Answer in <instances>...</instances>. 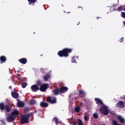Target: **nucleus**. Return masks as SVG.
<instances>
[{"mask_svg": "<svg viewBox=\"0 0 125 125\" xmlns=\"http://www.w3.org/2000/svg\"><path fill=\"white\" fill-rule=\"evenodd\" d=\"M73 51V49L71 48H65L62 50L58 52V55L60 57H69V53H71Z\"/></svg>", "mask_w": 125, "mask_h": 125, "instance_id": "1", "label": "nucleus"}, {"mask_svg": "<svg viewBox=\"0 0 125 125\" xmlns=\"http://www.w3.org/2000/svg\"><path fill=\"white\" fill-rule=\"evenodd\" d=\"M30 119V114H27L22 115L20 120V123L21 125H24V124H29L30 121H29Z\"/></svg>", "mask_w": 125, "mask_h": 125, "instance_id": "2", "label": "nucleus"}, {"mask_svg": "<svg viewBox=\"0 0 125 125\" xmlns=\"http://www.w3.org/2000/svg\"><path fill=\"white\" fill-rule=\"evenodd\" d=\"M41 80H37L36 81V84L32 85L30 88L33 92H37L40 90V85H41Z\"/></svg>", "mask_w": 125, "mask_h": 125, "instance_id": "3", "label": "nucleus"}, {"mask_svg": "<svg viewBox=\"0 0 125 125\" xmlns=\"http://www.w3.org/2000/svg\"><path fill=\"white\" fill-rule=\"evenodd\" d=\"M0 110L1 112H3L4 110H6V111L7 112V113H9V112L11 111V107H10L8 104L4 105L3 103H0Z\"/></svg>", "mask_w": 125, "mask_h": 125, "instance_id": "4", "label": "nucleus"}, {"mask_svg": "<svg viewBox=\"0 0 125 125\" xmlns=\"http://www.w3.org/2000/svg\"><path fill=\"white\" fill-rule=\"evenodd\" d=\"M99 110L104 116H107L109 114V108L106 105L102 106Z\"/></svg>", "mask_w": 125, "mask_h": 125, "instance_id": "5", "label": "nucleus"}, {"mask_svg": "<svg viewBox=\"0 0 125 125\" xmlns=\"http://www.w3.org/2000/svg\"><path fill=\"white\" fill-rule=\"evenodd\" d=\"M41 85H39V90H40V91H42V92H44V91H45V90H46L47 88H48V84H42V81H41Z\"/></svg>", "mask_w": 125, "mask_h": 125, "instance_id": "6", "label": "nucleus"}, {"mask_svg": "<svg viewBox=\"0 0 125 125\" xmlns=\"http://www.w3.org/2000/svg\"><path fill=\"white\" fill-rule=\"evenodd\" d=\"M116 108H120L123 109L125 107V103L122 101H119L116 104Z\"/></svg>", "mask_w": 125, "mask_h": 125, "instance_id": "7", "label": "nucleus"}, {"mask_svg": "<svg viewBox=\"0 0 125 125\" xmlns=\"http://www.w3.org/2000/svg\"><path fill=\"white\" fill-rule=\"evenodd\" d=\"M52 99H51V97H47L46 99L47 102H49L50 104H55L56 103V98L53 97Z\"/></svg>", "mask_w": 125, "mask_h": 125, "instance_id": "8", "label": "nucleus"}, {"mask_svg": "<svg viewBox=\"0 0 125 125\" xmlns=\"http://www.w3.org/2000/svg\"><path fill=\"white\" fill-rule=\"evenodd\" d=\"M60 93H65L68 91V87L65 86H61L59 88Z\"/></svg>", "mask_w": 125, "mask_h": 125, "instance_id": "9", "label": "nucleus"}, {"mask_svg": "<svg viewBox=\"0 0 125 125\" xmlns=\"http://www.w3.org/2000/svg\"><path fill=\"white\" fill-rule=\"evenodd\" d=\"M14 120H15V119L12 115H9L6 118V121H7V122H8L9 123H12V122H13V121H14Z\"/></svg>", "mask_w": 125, "mask_h": 125, "instance_id": "10", "label": "nucleus"}, {"mask_svg": "<svg viewBox=\"0 0 125 125\" xmlns=\"http://www.w3.org/2000/svg\"><path fill=\"white\" fill-rule=\"evenodd\" d=\"M11 95L13 98H15V99H17L18 97H19V93L17 92H11Z\"/></svg>", "mask_w": 125, "mask_h": 125, "instance_id": "11", "label": "nucleus"}, {"mask_svg": "<svg viewBox=\"0 0 125 125\" xmlns=\"http://www.w3.org/2000/svg\"><path fill=\"white\" fill-rule=\"evenodd\" d=\"M52 92H53L54 95H58V94L60 93V91L59 90V88H56L55 89L52 91Z\"/></svg>", "mask_w": 125, "mask_h": 125, "instance_id": "12", "label": "nucleus"}, {"mask_svg": "<svg viewBox=\"0 0 125 125\" xmlns=\"http://www.w3.org/2000/svg\"><path fill=\"white\" fill-rule=\"evenodd\" d=\"M0 64H2V63H5L6 62V57H5L4 56H1L0 57Z\"/></svg>", "mask_w": 125, "mask_h": 125, "instance_id": "13", "label": "nucleus"}, {"mask_svg": "<svg viewBox=\"0 0 125 125\" xmlns=\"http://www.w3.org/2000/svg\"><path fill=\"white\" fill-rule=\"evenodd\" d=\"M40 106L42 108H46L48 107V104L44 102H42L40 104Z\"/></svg>", "mask_w": 125, "mask_h": 125, "instance_id": "14", "label": "nucleus"}, {"mask_svg": "<svg viewBox=\"0 0 125 125\" xmlns=\"http://www.w3.org/2000/svg\"><path fill=\"white\" fill-rule=\"evenodd\" d=\"M79 97L82 98V97H84L85 96V92L83 90H79Z\"/></svg>", "mask_w": 125, "mask_h": 125, "instance_id": "15", "label": "nucleus"}, {"mask_svg": "<svg viewBox=\"0 0 125 125\" xmlns=\"http://www.w3.org/2000/svg\"><path fill=\"white\" fill-rule=\"evenodd\" d=\"M95 101L96 102V104H101V105H104V104L103 102H102V101H101V100L98 98H95Z\"/></svg>", "mask_w": 125, "mask_h": 125, "instance_id": "16", "label": "nucleus"}, {"mask_svg": "<svg viewBox=\"0 0 125 125\" xmlns=\"http://www.w3.org/2000/svg\"><path fill=\"white\" fill-rule=\"evenodd\" d=\"M18 103H17V106L19 107H24V106L25 105V104H24V102H22V101H20L19 100H18Z\"/></svg>", "mask_w": 125, "mask_h": 125, "instance_id": "17", "label": "nucleus"}, {"mask_svg": "<svg viewBox=\"0 0 125 125\" xmlns=\"http://www.w3.org/2000/svg\"><path fill=\"white\" fill-rule=\"evenodd\" d=\"M19 61L21 64H26L27 63V59L23 58L19 60Z\"/></svg>", "mask_w": 125, "mask_h": 125, "instance_id": "18", "label": "nucleus"}, {"mask_svg": "<svg viewBox=\"0 0 125 125\" xmlns=\"http://www.w3.org/2000/svg\"><path fill=\"white\" fill-rule=\"evenodd\" d=\"M117 119L120 121L121 124H125V120L123 117H122V116H121L120 115H118L117 116Z\"/></svg>", "mask_w": 125, "mask_h": 125, "instance_id": "19", "label": "nucleus"}, {"mask_svg": "<svg viewBox=\"0 0 125 125\" xmlns=\"http://www.w3.org/2000/svg\"><path fill=\"white\" fill-rule=\"evenodd\" d=\"M11 115L13 116H19V111L17 109L14 110L11 112Z\"/></svg>", "mask_w": 125, "mask_h": 125, "instance_id": "20", "label": "nucleus"}, {"mask_svg": "<svg viewBox=\"0 0 125 125\" xmlns=\"http://www.w3.org/2000/svg\"><path fill=\"white\" fill-rule=\"evenodd\" d=\"M49 78H50V75L49 74H46L43 76L44 81H45V82L48 81V79H49Z\"/></svg>", "mask_w": 125, "mask_h": 125, "instance_id": "21", "label": "nucleus"}, {"mask_svg": "<svg viewBox=\"0 0 125 125\" xmlns=\"http://www.w3.org/2000/svg\"><path fill=\"white\" fill-rule=\"evenodd\" d=\"M27 0L29 2V5H31L32 3H35V2H36V1H37L38 0Z\"/></svg>", "mask_w": 125, "mask_h": 125, "instance_id": "22", "label": "nucleus"}, {"mask_svg": "<svg viewBox=\"0 0 125 125\" xmlns=\"http://www.w3.org/2000/svg\"><path fill=\"white\" fill-rule=\"evenodd\" d=\"M27 85H28V83H27L26 82H24L21 84V86L22 88H25V87H26Z\"/></svg>", "mask_w": 125, "mask_h": 125, "instance_id": "23", "label": "nucleus"}, {"mask_svg": "<svg viewBox=\"0 0 125 125\" xmlns=\"http://www.w3.org/2000/svg\"><path fill=\"white\" fill-rule=\"evenodd\" d=\"M36 101L34 100H31L29 102V104L30 105H34V104L36 103Z\"/></svg>", "mask_w": 125, "mask_h": 125, "instance_id": "24", "label": "nucleus"}, {"mask_svg": "<svg viewBox=\"0 0 125 125\" xmlns=\"http://www.w3.org/2000/svg\"><path fill=\"white\" fill-rule=\"evenodd\" d=\"M80 106H77L75 108V112H77V113H79V112H80Z\"/></svg>", "mask_w": 125, "mask_h": 125, "instance_id": "25", "label": "nucleus"}, {"mask_svg": "<svg viewBox=\"0 0 125 125\" xmlns=\"http://www.w3.org/2000/svg\"><path fill=\"white\" fill-rule=\"evenodd\" d=\"M93 117L94 119H97L98 118V114L97 113H94L93 114Z\"/></svg>", "mask_w": 125, "mask_h": 125, "instance_id": "26", "label": "nucleus"}, {"mask_svg": "<svg viewBox=\"0 0 125 125\" xmlns=\"http://www.w3.org/2000/svg\"><path fill=\"white\" fill-rule=\"evenodd\" d=\"M112 124L113 125H118V121L116 120H113L112 121Z\"/></svg>", "mask_w": 125, "mask_h": 125, "instance_id": "27", "label": "nucleus"}, {"mask_svg": "<svg viewBox=\"0 0 125 125\" xmlns=\"http://www.w3.org/2000/svg\"><path fill=\"white\" fill-rule=\"evenodd\" d=\"M30 111V108L29 107H26L24 108V111L25 113H28Z\"/></svg>", "mask_w": 125, "mask_h": 125, "instance_id": "28", "label": "nucleus"}, {"mask_svg": "<svg viewBox=\"0 0 125 125\" xmlns=\"http://www.w3.org/2000/svg\"><path fill=\"white\" fill-rule=\"evenodd\" d=\"M116 10H118V11H122V10H123V6H120L118 7V8Z\"/></svg>", "mask_w": 125, "mask_h": 125, "instance_id": "29", "label": "nucleus"}, {"mask_svg": "<svg viewBox=\"0 0 125 125\" xmlns=\"http://www.w3.org/2000/svg\"><path fill=\"white\" fill-rule=\"evenodd\" d=\"M71 62H72V63H76L77 61H76V59H75L74 58H72L71 60Z\"/></svg>", "mask_w": 125, "mask_h": 125, "instance_id": "30", "label": "nucleus"}, {"mask_svg": "<svg viewBox=\"0 0 125 125\" xmlns=\"http://www.w3.org/2000/svg\"><path fill=\"white\" fill-rule=\"evenodd\" d=\"M121 16L123 18H125V13L124 12H121Z\"/></svg>", "mask_w": 125, "mask_h": 125, "instance_id": "31", "label": "nucleus"}, {"mask_svg": "<svg viewBox=\"0 0 125 125\" xmlns=\"http://www.w3.org/2000/svg\"><path fill=\"white\" fill-rule=\"evenodd\" d=\"M119 42H124V37L120 38L119 40Z\"/></svg>", "mask_w": 125, "mask_h": 125, "instance_id": "32", "label": "nucleus"}, {"mask_svg": "<svg viewBox=\"0 0 125 125\" xmlns=\"http://www.w3.org/2000/svg\"><path fill=\"white\" fill-rule=\"evenodd\" d=\"M71 125H77V121H73Z\"/></svg>", "mask_w": 125, "mask_h": 125, "instance_id": "33", "label": "nucleus"}, {"mask_svg": "<svg viewBox=\"0 0 125 125\" xmlns=\"http://www.w3.org/2000/svg\"><path fill=\"white\" fill-rule=\"evenodd\" d=\"M84 119L85 121H87V119H88V117H87V116L85 115L84 117Z\"/></svg>", "mask_w": 125, "mask_h": 125, "instance_id": "34", "label": "nucleus"}, {"mask_svg": "<svg viewBox=\"0 0 125 125\" xmlns=\"http://www.w3.org/2000/svg\"><path fill=\"white\" fill-rule=\"evenodd\" d=\"M0 122H1V123H2V124H3V125H5V122H4V120H0Z\"/></svg>", "mask_w": 125, "mask_h": 125, "instance_id": "35", "label": "nucleus"}, {"mask_svg": "<svg viewBox=\"0 0 125 125\" xmlns=\"http://www.w3.org/2000/svg\"><path fill=\"white\" fill-rule=\"evenodd\" d=\"M102 19V18L100 17H97V20H101Z\"/></svg>", "mask_w": 125, "mask_h": 125, "instance_id": "36", "label": "nucleus"}, {"mask_svg": "<svg viewBox=\"0 0 125 125\" xmlns=\"http://www.w3.org/2000/svg\"><path fill=\"white\" fill-rule=\"evenodd\" d=\"M9 88L10 89H11L12 88V86L10 85V86L9 87Z\"/></svg>", "mask_w": 125, "mask_h": 125, "instance_id": "37", "label": "nucleus"}, {"mask_svg": "<svg viewBox=\"0 0 125 125\" xmlns=\"http://www.w3.org/2000/svg\"><path fill=\"white\" fill-rule=\"evenodd\" d=\"M80 24H81V22L79 21V22L77 23V25H80Z\"/></svg>", "mask_w": 125, "mask_h": 125, "instance_id": "38", "label": "nucleus"}, {"mask_svg": "<svg viewBox=\"0 0 125 125\" xmlns=\"http://www.w3.org/2000/svg\"><path fill=\"white\" fill-rule=\"evenodd\" d=\"M123 24H124V26H125V21H124L123 22Z\"/></svg>", "mask_w": 125, "mask_h": 125, "instance_id": "39", "label": "nucleus"}, {"mask_svg": "<svg viewBox=\"0 0 125 125\" xmlns=\"http://www.w3.org/2000/svg\"><path fill=\"white\" fill-rule=\"evenodd\" d=\"M78 8H81V10H83V7H78Z\"/></svg>", "mask_w": 125, "mask_h": 125, "instance_id": "40", "label": "nucleus"}, {"mask_svg": "<svg viewBox=\"0 0 125 125\" xmlns=\"http://www.w3.org/2000/svg\"><path fill=\"white\" fill-rule=\"evenodd\" d=\"M21 76V75L20 74H18V76H19V77H20Z\"/></svg>", "mask_w": 125, "mask_h": 125, "instance_id": "41", "label": "nucleus"}, {"mask_svg": "<svg viewBox=\"0 0 125 125\" xmlns=\"http://www.w3.org/2000/svg\"><path fill=\"white\" fill-rule=\"evenodd\" d=\"M77 99L78 98H75V100H77Z\"/></svg>", "mask_w": 125, "mask_h": 125, "instance_id": "42", "label": "nucleus"}, {"mask_svg": "<svg viewBox=\"0 0 125 125\" xmlns=\"http://www.w3.org/2000/svg\"><path fill=\"white\" fill-rule=\"evenodd\" d=\"M35 113H37V110H35Z\"/></svg>", "mask_w": 125, "mask_h": 125, "instance_id": "43", "label": "nucleus"}, {"mask_svg": "<svg viewBox=\"0 0 125 125\" xmlns=\"http://www.w3.org/2000/svg\"><path fill=\"white\" fill-rule=\"evenodd\" d=\"M41 56H42V55H41Z\"/></svg>", "mask_w": 125, "mask_h": 125, "instance_id": "44", "label": "nucleus"}]
</instances>
